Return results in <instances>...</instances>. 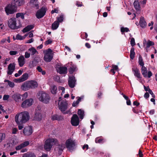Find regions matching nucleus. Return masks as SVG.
<instances>
[{
	"instance_id": "12",
	"label": "nucleus",
	"mask_w": 157,
	"mask_h": 157,
	"mask_svg": "<svg viewBox=\"0 0 157 157\" xmlns=\"http://www.w3.org/2000/svg\"><path fill=\"white\" fill-rule=\"evenodd\" d=\"M46 12V9L45 8H42L37 12L36 14V17L38 19L42 18Z\"/></svg>"
},
{
	"instance_id": "16",
	"label": "nucleus",
	"mask_w": 157,
	"mask_h": 157,
	"mask_svg": "<svg viewBox=\"0 0 157 157\" xmlns=\"http://www.w3.org/2000/svg\"><path fill=\"white\" fill-rule=\"evenodd\" d=\"M132 70L135 76L138 78L137 79L140 82V79L141 78V76L139 69L136 67L132 68Z\"/></svg>"
},
{
	"instance_id": "59",
	"label": "nucleus",
	"mask_w": 157,
	"mask_h": 157,
	"mask_svg": "<svg viewBox=\"0 0 157 157\" xmlns=\"http://www.w3.org/2000/svg\"><path fill=\"white\" fill-rule=\"evenodd\" d=\"M14 81L15 82H22V81H21V78H19L18 79H15L14 80Z\"/></svg>"
},
{
	"instance_id": "2",
	"label": "nucleus",
	"mask_w": 157,
	"mask_h": 157,
	"mask_svg": "<svg viewBox=\"0 0 157 157\" xmlns=\"http://www.w3.org/2000/svg\"><path fill=\"white\" fill-rule=\"evenodd\" d=\"M58 141L55 138L50 137L44 141V148L47 151H50L53 146L58 144Z\"/></svg>"
},
{
	"instance_id": "11",
	"label": "nucleus",
	"mask_w": 157,
	"mask_h": 157,
	"mask_svg": "<svg viewBox=\"0 0 157 157\" xmlns=\"http://www.w3.org/2000/svg\"><path fill=\"white\" fill-rule=\"evenodd\" d=\"M33 103V100L32 99H27L22 102L21 107L23 108H27L31 106Z\"/></svg>"
},
{
	"instance_id": "43",
	"label": "nucleus",
	"mask_w": 157,
	"mask_h": 157,
	"mask_svg": "<svg viewBox=\"0 0 157 157\" xmlns=\"http://www.w3.org/2000/svg\"><path fill=\"white\" fill-rule=\"evenodd\" d=\"M121 32H127L129 31V29L127 28L122 27L121 28Z\"/></svg>"
},
{
	"instance_id": "45",
	"label": "nucleus",
	"mask_w": 157,
	"mask_h": 157,
	"mask_svg": "<svg viewBox=\"0 0 157 157\" xmlns=\"http://www.w3.org/2000/svg\"><path fill=\"white\" fill-rule=\"evenodd\" d=\"M16 39L17 40H23L24 39V37H23L19 34H17L16 36Z\"/></svg>"
},
{
	"instance_id": "46",
	"label": "nucleus",
	"mask_w": 157,
	"mask_h": 157,
	"mask_svg": "<svg viewBox=\"0 0 157 157\" xmlns=\"http://www.w3.org/2000/svg\"><path fill=\"white\" fill-rule=\"evenodd\" d=\"M23 147H24L23 145H22V144H21L18 145V146H16L15 147V149L16 150H19L21 149Z\"/></svg>"
},
{
	"instance_id": "29",
	"label": "nucleus",
	"mask_w": 157,
	"mask_h": 157,
	"mask_svg": "<svg viewBox=\"0 0 157 157\" xmlns=\"http://www.w3.org/2000/svg\"><path fill=\"white\" fill-rule=\"evenodd\" d=\"M134 7L137 10H139L140 9V7L139 4V2L138 1H135L133 3Z\"/></svg>"
},
{
	"instance_id": "37",
	"label": "nucleus",
	"mask_w": 157,
	"mask_h": 157,
	"mask_svg": "<svg viewBox=\"0 0 157 157\" xmlns=\"http://www.w3.org/2000/svg\"><path fill=\"white\" fill-rule=\"evenodd\" d=\"M138 63L142 67H144V63L143 61L142 58L140 56L139 57Z\"/></svg>"
},
{
	"instance_id": "27",
	"label": "nucleus",
	"mask_w": 157,
	"mask_h": 157,
	"mask_svg": "<svg viewBox=\"0 0 157 157\" xmlns=\"http://www.w3.org/2000/svg\"><path fill=\"white\" fill-rule=\"evenodd\" d=\"M50 90L51 92L53 94H55L56 93L57 90V87L55 85H52L50 87Z\"/></svg>"
},
{
	"instance_id": "63",
	"label": "nucleus",
	"mask_w": 157,
	"mask_h": 157,
	"mask_svg": "<svg viewBox=\"0 0 157 157\" xmlns=\"http://www.w3.org/2000/svg\"><path fill=\"white\" fill-rule=\"evenodd\" d=\"M150 91L149 92V93L152 95V96L153 98H155V95L154 94L153 92L151 91V90H150Z\"/></svg>"
},
{
	"instance_id": "4",
	"label": "nucleus",
	"mask_w": 157,
	"mask_h": 157,
	"mask_svg": "<svg viewBox=\"0 0 157 157\" xmlns=\"http://www.w3.org/2000/svg\"><path fill=\"white\" fill-rule=\"evenodd\" d=\"M62 98L59 97L58 102V107L59 109L63 113H67V112H65L67 108V103L66 101H61Z\"/></svg>"
},
{
	"instance_id": "10",
	"label": "nucleus",
	"mask_w": 157,
	"mask_h": 157,
	"mask_svg": "<svg viewBox=\"0 0 157 157\" xmlns=\"http://www.w3.org/2000/svg\"><path fill=\"white\" fill-rule=\"evenodd\" d=\"M141 72L144 77L150 78L152 75L151 71H148L147 68L145 67H141Z\"/></svg>"
},
{
	"instance_id": "51",
	"label": "nucleus",
	"mask_w": 157,
	"mask_h": 157,
	"mask_svg": "<svg viewBox=\"0 0 157 157\" xmlns=\"http://www.w3.org/2000/svg\"><path fill=\"white\" fill-rule=\"evenodd\" d=\"M52 42V40L49 39L45 42V45H48V44H51Z\"/></svg>"
},
{
	"instance_id": "28",
	"label": "nucleus",
	"mask_w": 157,
	"mask_h": 157,
	"mask_svg": "<svg viewBox=\"0 0 157 157\" xmlns=\"http://www.w3.org/2000/svg\"><path fill=\"white\" fill-rule=\"evenodd\" d=\"M34 27V25H29L23 29L22 30V32L23 33L28 32L31 29H33Z\"/></svg>"
},
{
	"instance_id": "55",
	"label": "nucleus",
	"mask_w": 157,
	"mask_h": 157,
	"mask_svg": "<svg viewBox=\"0 0 157 157\" xmlns=\"http://www.w3.org/2000/svg\"><path fill=\"white\" fill-rule=\"evenodd\" d=\"M30 53L28 52H26L25 53V56L26 58H28L30 57Z\"/></svg>"
},
{
	"instance_id": "17",
	"label": "nucleus",
	"mask_w": 157,
	"mask_h": 157,
	"mask_svg": "<svg viewBox=\"0 0 157 157\" xmlns=\"http://www.w3.org/2000/svg\"><path fill=\"white\" fill-rule=\"evenodd\" d=\"M24 0H12V3L16 7L17 6H20L24 4Z\"/></svg>"
},
{
	"instance_id": "25",
	"label": "nucleus",
	"mask_w": 157,
	"mask_h": 157,
	"mask_svg": "<svg viewBox=\"0 0 157 157\" xmlns=\"http://www.w3.org/2000/svg\"><path fill=\"white\" fill-rule=\"evenodd\" d=\"M25 59L23 56H20L18 59L19 65L20 67H22L25 63Z\"/></svg>"
},
{
	"instance_id": "32",
	"label": "nucleus",
	"mask_w": 157,
	"mask_h": 157,
	"mask_svg": "<svg viewBox=\"0 0 157 157\" xmlns=\"http://www.w3.org/2000/svg\"><path fill=\"white\" fill-rule=\"evenodd\" d=\"M59 23L58 21H55L52 24V30H55L58 27Z\"/></svg>"
},
{
	"instance_id": "58",
	"label": "nucleus",
	"mask_w": 157,
	"mask_h": 157,
	"mask_svg": "<svg viewBox=\"0 0 157 157\" xmlns=\"http://www.w3.org/2000/svg\"><path fill=\"white\" fill-rule=\"evenodd\" d=\"M154 24V22L153 21H151V23H150L148 24V26H151V27H150V29L151 30H152L153 29V25Z\"/></svg>"
},
{
	"instance_id": "39",
	"label": "nucleus",
	"mask_w": 157,
	"mask_h": 157,
	"mask_svg": "<svg viewBox=\"0 0 157 157\" xmlns=\"http://www.w3.org/2000/svg\"><path fill=\"white\" fill-rule=\"evenodd\" d=\"M154 44L153 42L150 40H148L146 44V48H149L150 46L154 45Z\"/></svg>"
},
{
	"instance_id": "22",
	"label": "nucleus",
	"mask_w": 157,
	"mask_h": 157,
	"mask_svg": "<svg viewBox=\"0 0 157 157\" xmlns=\"http://www.w3.org/2000/svg\"><path fill=\"white\" fill-rule=\"evenodd\" d=\"M30 89H34L37 87L38 84L37 82L35 80H32L28 81Z\"/></svg>"
},
{
	"instance_id": "53",
	"label": "nucleus",
	"mask_w": 157,
	"mask_h": 157,
	"mask_svg": "<svg viewBox=\"0 0 157 157\" xmlns=\"http://www.w3.org/2000/svg\"><path fill=\"white\" fill-rule=\"evenodd\" d=\"M51 119L53 120H57L58 119V117L57 115H55L51 117Z\"/></svg>"
},
{
	"instance_id": "8",
	"label": "nucleus",
	"mask_w": 157,
	"mask_h": 157,
	"mask_svg": "<svg viewBox=\"0 0 157 157\" xmlns=\"http://www.w3.org/2000/svg\"><path fill=\"white\" fill-rule=\"evenodd\" d=\"M75 140L71 138H69L66 140L65 145L66 147L69 151L73 150L75 145Z\"/></svg>"
},
{
	"instance_id": "14",
	"label": "nucleus",
	"mask_w": 157,
	"mask_h": 157,
	"mask_svg": "<svg viewBox=\"0 0 157 157\" xmlns=\"http://www.w3.org/2000/svg\"><path fill=\"white\" fill-rule=\"evenodd\" d=\"M65 148V145L64 144H61L57 146L55 150L59 155H60Z\"/></svg>"
},
{
	"instance_id": "57",
	"label": "nucleus",
	"mask_w": 157,
	"mask_h": 157,
	"mask_svg": "<svg viewBox=\"0 0 157 157\" xmlns=\"http://www.w3.org/2000/svg\"><path fill=\"white\" fill-rule=\"evenodd\" d=\"M34 41V39L33 38H31V39L27 40L25 42V43L27 44H29V43H31Z\"/></svg>"
},
{
	"instance_id": "33",
	"label": "nucleus",
	"mask_w": 157,
	"mask_h": 157,
	"mask_svg": "<svg viewBox=\"0 0 157 157\" xmlns=\"http://www.w3.org/2000/svg\"><path fill=\"white\" fill-rule=\"evenodd\" d=\"M134 51V48L132 47L131 48L130 52V57L132 59L134 58L135 57V52Z\"/></svg>"
},
{
	"instance_id": "21",
	"label": "nucleus",
	"mask_w": 157,
	"mask_h": 157,
	"mask_svg": "<svg viewBox=\"0 0 157 157\" xmlns=\"http://www.w3.org/2000/svg\"><path fill=\"white\" fill-rule=\"evenodd\" d=\"M21 88L23 90L26 91L30 89L28 81L23 83L21 86Z\"/></svg>"
},
{
	"instance_id": "3",
	"label": "nucleus",
	"mask_w": 157,
	"mask_h": 157,
	"mask_svg": "<svg viewBox=\"0 0 157 157\" xmlns=\"http://www.w3.org/2000/svg\"><path fill=\"white\" fill-rule=\"evenodd\" d=\"M37 98L40 101L46 104L49 103L50 100L49 95L43 91L39 92L38 93Z\"/></svg>"
},
{
	"instance_id": "49",
	"label": "nucleus",
	"mask_w": 157,
	"mask_h": 157,
	"mask_svg": "<svg viewBox=\"0 0 157 157\" xmlns=\"http://www.w3.org/2000/svg\"><path fill=\"white\" fill-rule=\"evenodd\" d=\"M9 53L12 56L15 55L18 53V52L16 51H11Z\"/></svg>"
},
{
	"instance_id": "56",
	"label": "nucleus",
	"mask_w": 157,
	"mask_h": 157,
	"mask_svg": "<svg viewBox=\"0 0 157 157\" xmlns=\"http://www.w3.org/2000/svg\"><path fill=\"white\" fill-rule=\"evenodd\" d=\"M63 16H60L59 17H58V21L59 22H61L63 21Z\"/></svg>"
},
{
	"instance_id": "38",
	"label": "nucleus",
	"mask_w": 157,
	"mask_h": 157,
	"mask_svg": "<svg viewBox=\"0 0 157 157\" xmlns=\"http://www.w3.org/2000/svg\"><path fill=\"white\" fill-rule=\"evenodd\" d=\"M22 157H36V156L33 154L26 153L24 154Z\"/></svg>"
},
{
	"instance_id": "44",
	"label": "nucleus",
	"mask_w": 157,
	"mask_h": 157,
	"mask_svg": "<svg viewBox=\"0 0 157 157\" xmlns=\"http://www.w3.org/2000/svg\"><path fill=\"white\" fill-rule=\"evenodd\" d=\"M59 90H61L62 91V92L61 93V95H62L64 94L65 89L64 87L62 86H59Z\"/></svg>"
},
{
	"instance_id": "24",
	"label": "nucleus",
	"mask_w": 157,
	"mask_h": 157,
	"mask_svg": "<svg viewBox=\"0 0 157 157\" xmlns=\"http://www.w3.org/2000/svg\"><path fill=\"white\" fill-rule=\"evenodd\" d=\"M57 70L60 74H65L67 72V68L65 67H60L57 68Z\"/></svg>"
},
{
	"instance_id": "41",
	"label": "nucleus",
	"mask_w": 157,
	"mask_h": 157,
	"mask_svg": "<svg viewBox=\"0 0 157 157\" xmlns=\"http://www.w3.org/2000/svg\"><path fill=\"white\" fill-rule=\"evenodd\" d=\"M5 82H8V85L10 87H13L14 86V83L13 82L10 81L8 80H5Z\"/></svg>"
},
{
	"instance_id": "62",
	"label": "nucleus",
	"mask_w": 157,
	"mask_h": 157,
	"mask_svg": "<svg viewBox=\"0 0 157 157\" xmlns=\"http://www.w3.org/2000/svg\"><path fill=\"white\" fill-rule=\"evenodd\" d=\"M17 131V129L16 128H13L12 129V133L13 134H15L16 133Z\"/></svg>"
},
{
	"instance_id": "64",
	"label": "nucleus",
	"mask_w": 157,
	"mask_h": 157,
	"mask_svg": "<svg viewBox=\"0 0 157 157\" xmlns=\"http://www.w3.org/2000/svg\"><path fill=\"white\" fill-rule=\"evenodd\" d=\"M28 93L27 92H25L23 95L22 96L24 98H26L28 97Z\"/></svg>"
},
{
	"instance_id": "13",
	"label": "nucleus",
	"mask_w": 157,
	"mask_h": 157,
	"mask_svg": "<svg viewBox=\"0 0 157 157\" xmlns=\"http://www.w3.org/2000/svg\"><path fill=\"white\" fill-rule=\"evenodd\" d=\"M71 123L73 125L75 126H77L78 124L79 118L76 114H74L71 120Z\"/></svg>"
},
{
	"instance_id": "52",
	"label": "nucleus",
	"mask_w": 157,
	"mask_h": 157,
	"mask_svg": "<svg viewBox=\"0 0 157 157\" xmlns=\"http://www.w3.org/2000/svg\"><path fill=\"white\" fill-rule=\"evenodd\" d=\"M75 68L74 67H70L69 69V71L71 74L73 73L75 70Z\"/></svg>"
},
{
	"instance_id": "23",
	"label": "nucleus",
	"mask_w": 157,
	"mask_h": 157,
	"mask_svg": "<svg viewBox=\"0 0 157 157\" xmlns=\"http://www.w3.org/2000/svg\"><path fill=\"white\" fill-rule=\"evenodd\" d=\"M30 5L36 9L39 8L38 2L37 0H31L30 2Z\"/></svg>"
},
{
	"instance_id": "15",
	"label": "nucleus",
	"mask_w": 157,
	"mask_h": 157,
	"mask_svg": "<svg viewBox=\"0 0 157 157\" xmlns=\"http://www.w3.org/2000/svg\"><path fill=\"white\" fill-rule=\"evenodd\" d=\"M33 132L32 127L30 126L25 127L24 129L23 133L26 136H29L31 135Z\"/></svg>"
},
{
	"instance_id": "26",
	"label": "nucleus",
	"mask_w": 157,
	"mask_h": 157,
	"mask_svg": "<svg viewBox=\"0 0 157 157\" xmlns=\"http://www.w3.org/2000/svg\"><path fill=\"white\" fill-rule=\"evenodd\" d=\"M139 23L140 26L142 28H144L147 25V23L145 20L144 18L143 17H141L140 19Z\"/></svg>"
},
{
	"instance_id": "48",
	"label": "nucleus",
	"mask_w": 157,
	"mask_h": 157,
	"mask_svg": "<svg viewBox=\"0 0 157 157\" xmlns=\"http://www.w3.org/2000/svg\"><path fill=\"white\" fill-rule=\"evenodd\" d=\"M130 44L132 47H133L135 44V39L133 38H132L131 39L130 41Z\"/></svg>"
},
{
	"instance_id": "50",
	"label": "nucleus",
	"mask_w": 157,
	"mask_h": 157,
	"mask_svg": "<svg viewBox=\"0 0 157 157\" xmlns=\"http://www.w3.org/2000/svg\"><path fill=\"white\" fill-rule=\"evenodd\" d=\"M21 144H22L23 147H24L28 146L29 144V143L28 141H25Z\"/></svg>"
},
{
	"instance_id": "1",
	"label": "nucleus",
	"mask_w": 157,
	"mask_h": 157,
	"mask_svg": "<svg viewBox=\"0 0 157 157\" xmlns=\"http://www.w3.org/2000/svg\"><path fill=\"white\" fill-rule=\"evenodd\" d=\"M29 113L26 111L21 112L16 115L15 120L17 124L27 122L29 119Z\"/></svg>"
},
{
	"instance_id": "31",
	"label": "nucleus",
	"mask_w": 157,
	"mask_h": 157,
	"mask_svg": "<svg viewBox=\"0 0 157 157\" xmlns=\"http://www.w3.org/2000/svg\"><path fill=\"white\" fill-rule=\"evenodd\" d=\"M83 98V96L81 97H79L78 99L76 101H74L72 103V106L75 107L78 105L79 102L81 101V99Z\"/></svg>"
},
{
	"instance_id": "40",
	"label": "nucleus",
	"mask_w": 157,
	"mask_h": 157,
	"mask_svg": "<svg viewBox=\"0 0 157 157\" xmlns=\"http://www.w3.org/2000/svg\"><path fill=\"white\" fill-rule=\"evenodd\" d=\"M24 14L22 13H17L16 14V17L17 18L20 17L22 19L24 18Z\"/></svg>"
},
{
	"instance_id": "47",
	"label": "nucleus",
	"mask_w": 157,
	"mask_h": 157,
	"mask_svg": "<svg viewBox=\"0 0 157 157\" xmlns=\"http://www.w3.org/2000/svg\"><path fill=\"white\" fill-rule=\"evenodd\" d=\"M95 141L97 143H100L102 142V139L99 137H97L96 138Z\"/></svg>"
},
{
	"instance_id": "60",
	"label": "nucleus",
	"mask_w": 157,
	"mask_h": 157,
	"mask_svg": "<svg viewBox=\"0 0 157 157\" xmlns=\"http://www.w3.org/2000/svg\"><path fill=\"white\" fill-rule=\"evenodd\" d=\"M144 88L145 90L146 91H148V92L150 91V90H151L149 88V86H145L144 85Z\"/></svg>"
},
{
	"instance_id": "54",
	"label": "nucleus",
	"mask_w": 157,
	"mask_h": 157,
	"mask_svg": "<svg viewBox=\"0 0 157 157\" xmlns=\"http://www.w3.org/2000/svg\"><path fill=\"white\" fill-rule=\"evenodd\" d=\"M10 97V96L8 95H4L3 96V99L4 101H6Z\"/></svg>"
},
{
	"instance_id": "5",
	"label": "nucleus",
	"mask_w": 157,
	"mask_h": 157,
	"mask_svg": "<svg viewBox=\"0 0 157 157\" xmlns=\"http://www.w3.org/2000/svg\"><path fill=\"white\" fill-rule=\"evenodd\" d=\"M9 27L12 29H17L21 26L20 24H17L16 22V19L14 18H11L8 21Z\"/></svg>"
},
{
	"instance_id": "35",
	"label": "nucleus",
	"mask_w": 157,
	"mask_h": 157,
	"mask_svg": "<svg viewBox=\"0 0 157 157\" xmlns=\"http://www.w3.org/2000/svg\"><path fill=\"white\" fill-rule=\"evenodd\" d=\"M28 77V74L27 73L24 74L20 78L22 82L26 80Z\"/></svg>"
},
{
	"instance_id": "34",
	"label": "nucleus",
	"mask_w": 157,
	"mask_h": 157,
	"mask_svg": "<svg viewBox=\"0 0 157 157\" xmlns=\"http://www.w3.org/2000/svg\"><path fill=\"white\" fill-rule=\"evenodd\" d=\"M112 69L111 70V71L113 73V75L115 73V71H118V67L117 65H113L112 66Z\"/></svg>"
},
{
	"instance_id": "6",
	"label": "nucleus",
	"mask_w": 157,
	"mask_h": 157,
	"mask_svg": "<svg viewBox=\"0 0 157 157\" xmlns=\"http://www.w3.org/2000/svg\"><path fill=\"white\" fill-rule=\"evenodd\" d=\"M52 52V51L50 48L48 49L44 52V60L45 61L49 62L51 61L53 58Z\"/></svg>"
},
{
	"instance_id": "9",
	"label": "nucleus",
	"mask_w": 157,
	"mask_h": 157,
	"mask_svg": "<svg viewBox=\"0 0 157 157\" xmlns=\"http://www.w3.org/2000/svg\"><path fill=\"white\" fill-rule=\"evenodd\" d=\"M5 10L8 15L13 14L16 12V7L11 3V5H9L5 7Z\"/></svg>"
},
{
	"instance_id": "18",
	"label": "nucleus",
	"mask_w": 157,
	"mask_h": 157,
	"mask_svg": "<svg viewBox=\"0 0 157 157\" xmlns=\"http://www.w3.org/2000/svg\"><path fill=\"white\" fill-rule=\"evenodd\" d=\"M15 65L14 63H10L8 67L7 74L10 75L12 74L15 70Z\"/></svg>"
},
{
	"instance_id": "61",
	"label": "nucleus",
	"mask_w": 157,
	"mask_h": 157,
	"mask_svg": "<svg viewBox=\"0 0 157 157\" xmlns=\"http://www.w3.org/2000/svg\"><path fill=\"white\" fill-rule=\"evenodd\" d=\"M149 96V94L148 92H146L144 95V98L146 99L148 98Z\"/></svg>"
},
{
	"instance_id": "30",
	"label": "nucleus",
	"mask_w": 157,
	"mask_h": 157,
	"mask_svg": "<svg viewBox=\"0 0 157 157\" xmlns=\"http://www.w3.org/2000/svg\"><path fill=\"white\" fill-rule=\"evenodd\" d=\"M78 115L79 116L80 119H82L84 117V111L81 109H79L78 110Z\"/></svg>"
},
{
	"instance_id": "19",
	"label": "nucleus",
	"mask_w": 157,
	"mask_h": 157,
	"mask_svg": "<svg viewBox=\"0 0 157 157\" xmlns=\"http://www.w3.org/2000/svg\"><path fill=\"white\" fill-rule=\"evenodd\" d=\"M68 82L70 87L73 88L75 86L76 82L75 77L73 76L69 77Z\"/></svg>"
},
{
	"instance_id": "36",
	"label": "nucleus",
	"mask_w": 157,
	"mask_h": 157,
	"mask_svg": "<svg viewBox=\"0 0 157 157\" xmlns=\"http://www.w3.org/2000/svg\"><path fill=\"white\" fill-rule=\"evenodd\" d=\"M28 51L30 52L31 55H34L37 52L36 49L33 47L29 48Z\"/></svg>"
},
{
	"instance_id": "42",
	"label": "nucleus",
	"mask_w": 157,
	"mask_h": 157,
	"mask_svg": "<svg viewBox=\"0 0 157 157\" xmlns=\"http://www.w3.org/2000/svg\"><path fill=\"white\" fill-rule=\"evenodd\" d=\"M5 138V134L2 133H0V142L4 140Z\"/></svg>"
},
{
	"instance_id": "7",
	"label": "nucleus",
	"mask_w": 157,
	"mask_h": 157,
	"mask_svg": "<svg viewBox=\"0 0 157 157\" xmlns=\"http://www.w3.org/2000/svg\"><path fill=\"white\" fill-rule=\"evenodd\" d=\"M43 117V115L41 113V107L40 106H37L36 109V113L34 119L36 121H40Z\"/></svg>"
},
{
	"instance_id": "20",
	"label": "nucleus",
	"mask_w": 157,
	"mask_h": 157,
	"mask_svg": "<svg viewBox=\"0 0 157 157\" xmlns=\"http://www.w3.org/2000/svg\"><path fill=\"white\" fill-rule=\"evenodd\" d=\"M21 96L20 94L16 93L13 95L12 98L15 102H19L21 101Z\"/></svg>"
}]
</instances>
